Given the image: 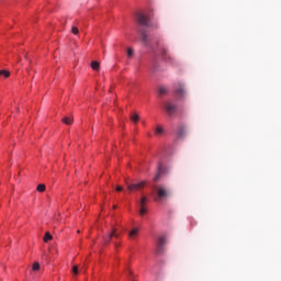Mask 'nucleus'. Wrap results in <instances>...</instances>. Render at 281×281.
I'll return each mask as SVG.
<instances>
[{
    "mask_svg": "<svg viewBox=\"0 0 281 281\" xmlns=\"http://www.w3.org/2000/svg\"><path fill=\"white\" fill-rule=\"evenodd\" d=\"M140 41H142L143 45H148V36H143L140 38Z\"/></svg>",
    "mask_w": 281,
    "mask_h": 281,
    "instance_id": "nucleus-24",
    "label": "nucleus"
},
{
    "mask_svg": "<svg viewBox=\"0 0 281 281\" xmlns=\"http://www.w3.org/2000/svg\"><path fill=\"white\" fill-rule=\"evenodd\" d=\"M175 91L179 98H183L186 95V88L181 82L176 85Z\"/></svg>",
    "mask_w": 281,
    "mask_h": 281,
    "instance_id": "nucleus-6",
    "label": "nucleus"
},
{
    "mask_svg": "<svg viewBox=\"0 0 281 281\" xmlns=\"http://www.w3.org/2000/svg\"><path fill=\"white\" fill-rule=\"evenodd\" d=\"M71 271L74 276H78V266H74Z\"/></svg>",
    "mask_w": 281,
    "mask_h": 281,
    "instance_id": "nucleus-25",
    "label": "nucleus"
},
{
    "mask_svg": "<svg viewBox=\"0 0 281 281\" xmlns=\"http://www.w3.org/2000/svg\"><path fill=\"white\" fill-rule=\"evenodd\" d=\"M40 269H41V263H38L37 261H35V262L33 263L32 270H33V271H38Z\"/></svg>",
    "mask_w": 281,
    "mask_h": 281,
    "instance_id": "nucleus-20",
    "label": "nucleus"
},
{
    "mask_svg": "<svg viewBox=\"0 0 281 281\" xmlns=\"http://www.w3.org/2000/svg\"><path fill=\"white\" fill-rule=\"evenodd\" d=\"M120 234L115 233V229L109 235V238L104 239L105 245H109L111 243V238H119Z\"/></svg>",
    "mask_w": 281,
    "mask_h": 281,
    "instance_id": "nucleus-7",
    "label": "nucleus"
},
{
    "mask_svg": "<svg viewBox=\"0 0 281 281\" xmlns=\"http://www.w3.org/2000/svg\"><path fill=\"white\" fill-rule=\"evenodd\" d=\"M156 199L155 201H166V199H170L172 191L170 188L164 184H158L155 187Z\"/></svg>",
    "mask_w": 281,
    "mask_h": 281,
    "instance_id": "nucleus-1",
    "label": "nucleus"
},
{
    "mask_svg": "<svg viewBox=\"0 0 281 281\" xmlns=\"http://www.w3.org/2000/svg\"><path fill=\"white\" fill-rule=\"evenodd\" d=\"M146 203H148V198L142 196L139 201V207H146Z\"/></svg>",
    "mask_w": 281,
    "mask_h": 281,
    "instance_id": "nucleus-12",
    "label": "nucleus"
},
{
    "mask_svg": "<svg viewBox=\"0 0 281 281\" xmlns=\"http://www.w3.org/2000/svg\"><path fill=\"white\" fill-rule=\"evenodd\" d=\"M147 212H148V209H146V207H140L139 209V215L140 216H145V214H147Z\"/></svg>",
    "mask_w": 281,
    "mask_h": 281,
    "instance_id": "nucleus-22",
    "label": "nucleus"
},
{
    "mask_svg": "<svg viewBox=\"0 0 281 281\" xmlns=\"http://www.w3.org/2000/svg\"><path fill=\"white\" fill-rule=\"evenodd\" d=\"M61 122H64V124H67L68 126L72 124L74 122V117L71 116H65Z\"/></svg>",
    "mask_w": 281,
    "mask_h": 281,
    "instance_id": "nucleus-11",
    "label": "nucleus"
},
{
    "mask_svg": "<svg viewBox=\"0 0 281 281\" xmlns=\"http://www.w3.org/2000/svg\"><path fill=\"white\" fill-rule=\"evenodd\" d=\"M3 76L4 78H10V71L9 70H0V77Z\"/></svg>",
    "mask_w": 281,
    "mask_h": 281,
    "instance_id": "nucleus-18",
    "label": "nucleus"
},
{
    "mask_svg": "<svg viewBox=\"0 0 281 281\" xmlns=\"http://www.w3.org/2000/svg\"><path fill=\"white\" fill-rule=\"evenodd\" d=\"M133 274V271H130V276H132Z\"/></svg>",
    "mask_w": 281,
    "mask_h": 281,
    "instance_id": "nucleus-30",
    "label": "nucleus"
},
{
    "mask_svg": "<svg viewBox=\"0 0 281 281\" xmlns=\"http://www.w3.org/2000/svg\"><path fill=\"white\" fill-rule=\"evenodd\" d=\"M155 135H164V127L158 125L155 130Z\"/></svg>",
    "mask_w": 281,
    "mask_h": 281,
    "instance_id": "nucleus-16",
    "label": "nucleus"
},
{
    "mask_svg": "<svg viewBox=\"0 0 281 281\" xmlns=\"http://www.w3.org/2000/svg\"><path fill=\"white\" fill-rule=\"evenodd\" d=\"M114 247L117 249V247H119L117 243L114 244Z\"/></svg>",
    "mask_w": 281,
    "mask_h": 281,
    "instance_id": "nucleus-28",
    "label": "nucleus"
},
{
    "mask_svg": "<svg viewBox=\"0 0 281 281\" xmlns=\"http://www.w3.org/2000/svg\"><path fill=\"white\" fill-rule=\"evenodd\" d=\"M113 210H117V205H114V206H113Z\"/></svg>",
    "mask_w": 281,
    "mask_h": 281,
    "instance_id": "nucleus-29",
    "label": "nucleus"
},
{
    "mask_svg": "<svg viewBox=\"0 0 281 281\" xmlns=\"http://www.w3.org/2000/svg\"><path fill=\"white\" fill-rule=\"evenodd\" d=\"M128 192H138V190H144L146 188V181L132 182L125 181Z\"/></svg>",
    "mask_w": 281,
    "mask_h": 281,
    "instance_id": "nucleus-3",
    "label": "nucleus"
},
{
    "mask_svg": "<svg viewBox=\"0 0 281 281\" xmlns=\"http://www.w3.org/2000/svg\"><path fill=\"white\" fill-rule=\"evenodd\" d=\"M165 54V60H172V57H170V55L166 54V52H164Z\"/></svg>",
    "mask_w": 281,
    "mask_h": 281,
    "instance_id": "nucleus-26",
    "label": "nucleus"
},
{
    "mask_svg": "<svg viewBox=\"0 0 281 281\" xmlns=\"http://www.w3.org/2000/svg\"><path fill=\"white\" fill-rule=\"evenodd\" d=\"M161 175H164V170H162V166H161V162L158 164V172L155 177V181H159V179L161 178Z\"/></svg>",
    "mask_w": 281,
    "mask_h": 281,
    "instance_id": "nucleus-8",
    "label": "nucleus"
},
{
    "mask_svg": "<svg viewBox=\"0 0 281 281\" xmlns=\"http://www.w3.org/2000/svg\"><path fill=\"white\" fill-rule=\"evenodd\" d=\"M165 110L167 111V114L172 117V115H175V113H177V104L167 102L165 104Z\"/></svg>",
    "mask_w": 281,
    "mask_h": 281,
    "instance_id": "nucleus-5",
    "label": "nucleus"
},
{
    "mask_svg": "<svg viewBox=\"0 0 281 281\" xmlns=\"http://www.w3.org/2000/svg\"><path fill=\"white\" fill-rule=\"evenodd\" d=\"M91 68H92L94 71H98V69H100V63H99V61H92V63H91Z\"/></svg>",
    "mask_w": 281,
    "mask_h": 281,
    "instance_id": "nucleus-15",
    "label": "nucleus"
},
{
    "mask_svg": "<svg viewBox=\"0 0 281 281\" xmlns=\"http://www.w3.org/2000/svg\"><path fill=\"white\" fill-rule=\"evenodd\" d=\"M71 34H74L75 36L80 34V30L77 26H72L71 27Z\"/></svg>",
    "mask_w": 281,
    "mask_h": 281,
    "instance_id": "nucleus-19",
    "label": "nucleus"
},
{
    "mask_svg": "<svg viewBox=\"0 0 281 281\" xmlns=\"http://www.w3.org/2000/svg\"><path fill=\"white\" fill-rule=\"evenodd\" d=\"M178 135H179L180 137H186V135H188V130L186 128V126L179 127V130H178Z\"/></svg>",
    "mask_w": 281,
    "mask_h": 281,
    "instance_id": "nucleus-9",
    "label": "nucleus"
},
{
    "mask_svg": "<svg viewBox=\"0 0 281 281\" xmlns=\"http://www.w3.org/2000/svg\"><path fill=\"white\" fill-rule=\"evenodd\" d=\"M130 120H132L134 124H137L139 122V114L137 113L131 114Z\"/></svg>",
    "mask_w": 281,
    "mask_h": 281,
    "instance_id": "nucleus-10",
    "label": "nucleus"
},
{
    "mask_svg": "<svg viewBox=\"0 0 281 281\" xmlns=\"http://www.w3.org/2000/svg\"><path fill=\"white\" fill-rule=\"evenodd\" d=\"M158 92L160 95H166V93H168V88L164 87V86H160L158 88Z\"/></svg>",
    "mask_w": 281,
    "mask_h": 281,
    "instance_id": "nucleus-13",
    "label": "nucleus"
},
{
    "mask_svg": "<svg viewBox=\"0 0 281 281\" xmlns=\"http://www.w3.org/2000/svg\"><path fill=\"white\" fill-rule=\"evenodd\" d=\"M135 21L143 27H150V18L144 13H136Z\"/></svg>",
    "mask_w": 281,
    "mask_h": 281,
    "instance_id": "nucleus-2",
    "label": "nucleus"
},
{
    "mask_svg": "<svg viewBox=\"0 0 281 281\" xmlns=\"http://www.w3.org/2000/svg\"><path fill=\"white\" fill-rule=\"evenodd\" d=\"M135 54V50H133V48H128L127 49V57L128 58H133V55Z\"/></svg>",
    "mask_w": 281,
    "mask_h": 281,
    "instance_id": "nucleus-23",
    "label": "nucleus"
},
{
    "mask_svg": "<svg viewBox=\"0 0 281 281\" xmlns=\"http://www.w3.org/2000/svg\"><path fill=\"white\" fill-rule=\"evenodd\" d=\"M54 237L52 236V234L46 233L44 235V243H49V240H52Z\"/></svg>",
    "mask_w": 281,
    "mask_h": 281,
    "instance_id": "nucleus-17",
    "label": "nucleus"
},
{
    "mask_svg": "<svg viewBox=\"0 0 281 281\" xmlns=\"http://www.w3.org/2000/svg\"><path fill=\"white\" fill-rule=\"evenodd\" d=\"M166 237L164 236H160L157 240V244H156V254L160 255L162 254L164 251H166Z\"/></svg>",
    "mask_w": 281,
    "mask_h": 281,
    "instance_id": "nucleus-4",
    "label": "nucleus"
},
{
    "mask_svg": "<svg viewBox=\"0 0 281 281\" xmlns=\"http://www.w3.org/2000/svg\"><path fill=\"white\" fill-rule=\"evenodd\" d=\"M36 190H37V192H45L46 187H45V184H38Z\"/></svg>",
    "mask_w": 281,
    "mask_h": 281,
    "instance_id": "nucleus-21",
    "label": "nucleus"
},
{
    "mask_svg": "<svg viewBox=\"0 0 281 281\" xmlns=\"http://www.w3.org/2000/svg\"><path fill=\"white\" fill-rule=\"evenodd\" d=\"M138 232H139V229L133 228V229L130 232V234H128L130 238H135V236H137Z\"/></svg>",
    "mask_w": 281,
    "mask_h": 281,
    "instance_id": "nucleus-14",
    "label": "nucleus"
},
{
    "mask_svg": "<svg viewBox=\"0 0 281 281\" xmlns=\"http://www.w3.org/2000/svg\"><path fill=\"white\" fill-rule=\"evenodd\" d=\"M122 190H123L122 187H120V186L116 187V192H122Z\"/></svg>",
    "mask_w": 281,
    "mask_h": 281,
    "instance_id": "nucleus-27",
    "label": "nucleus"
}]
</instances>
